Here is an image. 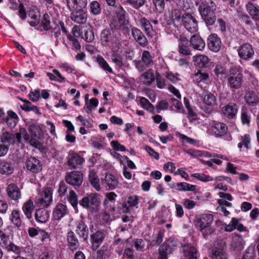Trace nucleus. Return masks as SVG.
Here are the masks:
<instances>
[{
	"mask_svg": "<svg viewBox=\"0 0 259 259\" xmlns=\"http://www.w3.org/2000/svg\"><path fill=\"white\" fill-rule=\"evenodd\" d=\"M217 9V6L212 0H201L199 8V13L208 25H212L215 21V16L214 11Z\"/></svg>",
	"mask_w": 259,
	"mask_h": 259,
	"instance_id": "obj_1",
	"label": "nucleus"
},
{
	"mask_svg": "<svg viewBox=\"0 0 259 259\" xmlns=\"http://www.w3.org/2000/svg\"><path fill=\"white\" fill-rule=\"evenodd\" d=\"M213 221V216L211 214H203L196 217V227L201 232L203 237L207 238L214 233L215 230L211 227Z\"/></svg>",
	"mask_w": 259,
	"mask_h": 259,
	"instance_id": "obj_2",
	"label": "nucleus"
},
{
	"mask_svg": "<svg viewBox=\"0 0 259 259\" xmlns=\"http://www.w3.org/2000/svg\"><path fill=\"white\" fill-rule=\"evenodd\" d=\"M0 246L8 252H12L16 255H19L21 252L20 247L16 245L10 235L2 230H0Z\"/></svg>",
	"mask_w": 259,
	"mask_h": 259,
	"instance_id": "obj_3",
	"label": "nucleus"
},
{
	"mask_svg": "<svg viewBox=\"0 0 259 259\" xmlns=\"http://www.w3.org/2000/svg\"><path fill=\"white\" fill-rule=\"evenodd\" d=\"M189 36L181 35L179 40V54L185 56L183 59H179V65H188V56L191 55L190 42L188 39Z\"/></svg>",
	"mask_w": 259,
	"mask_h": 259,
	"instance_id": "obj_4",
	"label": "nucleus"
},
{
	"mask_svg": "<svg viewBox=\"0 0 259 259\" xmlns=\"http://www.w3.org/2000/svg\"><path fill=\"white\" fill-rule=\"evenodd\" d=\"M30 134V144L32 146L37 148L41 149L42 147V144L39 141L43 136L42 129L38 125L35 124L30 125L28 128Z\"/></svg>",
	"mask_w": 259,
	"mask_h": 259,
	"instance_id": "obj_5",
	"label": "nucleus"
},
{
	"mask_svg": "<svg viewBox=\"0 0 259 259\" xmlns=\"http://www.w3.org/2000/svg\"><path fill=\"white\" fill-rule=\"evenodd\" d=\"M79 204L83 207L92 211H97L100 205L99 198L96 194H92L89 196L83 197Z\"/></svg>",
	"mask_w": 259,
	"mask_h": 259,
	"instance_id": "obj_6",
	"label": "nucleus"
},
{
	"mask_svg": "<svg viewBox=\"0 0 259 259\" xmlns=\"http://www.w3.org/2000/svg\"><path fill=\"white\" fill-rule=\"evenodd\" d=\"M182 25L191 33L198 30L197 22L195 18L188 13H185L181 18Z\"/></svg>",
	"mask_w": 259,
	"mask_h": 259,
	"instance_id": "obj_7",
	"label": "nucleus"
},
{
	"mask_svg": "<svg viewBox=\"0 0 259 259\" xmlns=\"http://www.w3.org/2000/svg\"><path fill=\"white\" fill-rule=\"evenodd\" d=\"M239 58L245 61H248L251 59L254 54V49L248 42L240 45L237 49Z\"/></svg>",
	"mask_w": 259,
	"mask_h": 259,
	"instance_id": "obj_8",
	"label": "nucleus"
},
{
	"mask_svg": "<svg viewBox=\"0 0 259 259\" xmlns=\"http://www.w3.org/2000/svg\"><path fill=\"white\" fill-rule=\"evenodd\" d=\"M65 180L70 185L79 186L82 183L83 175L79 171L68 172L66 174Z\"/></svg>",
	"mask_w": 259,
	"mask_h": 259,
	"instance_id": "obj_9",
	"label": "nucleus"
},
{
	"mask_svg": "<svg viewBox=\"0 0 259 259\" xmlns=\"http://www.w3.org/2000/svg\"><path fill=\"white\" fill-rule=\"evenodd\" d=\"M154 56L148 51H144L142 53L141 61H134L137 68L140 71H143L144 66L142 63L144 64V66L148 67L150 66L153 64V59Z\"/></svg>",
	"mask_w": 259,
	"mask_h": 259,
	"instance_id": "obj_10",
	"label": "nucleus"
},
{
	"mask_svg": "<svg viewBox=\"0 0 259 259\" xmlns=\"http://www.w3.org/2000/svg\"><path fill=\"white\" fill-rule=\"evenodd\" d=\"M52 201V192L51 190L47 188L40 194L39 197L35 200L37 206H48Z\"/></svg>",
	"mask_w": 259,
	"mask_h": 259,
	"instance_id": "obj_11",
	"label": "nucleus"
},
{
	"mask_svg": "<svg viewBox=\"0 0 259 259\" xmlns=\"http://www.w3.org/2000/svg\"><path fill=\"white\" fill-rule=\"evenodd\" d=\"M227 130L228 127L225 124L212 121L209 124L208 131L212 135L219 137L225 135L227 133Z\"/></svg>",
	"mask_w": 259,
	"mask_h": 259,
	"instance_id": "obj_12",
	"label": "nucleus"
},
{
	"mask_svg": "<svg viewBox=\"0 0 259 259\" xmlns=\"http://www.w3.org/2000/svg\"><path fill=\"white\" fill-rule=\"evenodd\" d=\"M243 75L241 73L235 72L232 69L228 77V85L231 88L239 89L242 84Z\"/></svg>",
	"mask_w": 259,
	"mask_h": 259,
	"instance_id": "obj_13",
	"label": "nucleus"
},
{
	"mask_svg": "<svg viewBox=\"0 0 259 259\" xmlns=\"http://www.w3.org/2000/svg\"><path fill=\"white\" fill-rule=\"evenodd\" d=\"M25 166L28 170L34 174L39 172L42 169V166L39 160L32 156L26 159Z\"/></svg>",
	"mask_w": 259,
	"mask_h": 259,
	"instance_id": "obj_14",
	"label": "nucleus"
},
{
	"mask_svg": "<svg viewBox=\"0 0 259 259\" xmlns=\"http://www.w3.org/2000/svg\"><path fill=\"white\" fill-rule=\"evenodd\" d=\"M67 165L71 168H77L82 164L84 160L78 154L74 152H70L67 158Z\"/></svg>",
	"mask_w": 259,
	"mask_h": 259,
	"instance_id": "obj_15",
	"label": "nucleus"
},
{
	"mask_svg": "<svg viewBox=\"0 0 259 259\" xmlns=\"http://www.w3.org/2000/svg\"><path fill=\"white\" fill-rule=\"evenodd\" d=\"M139 203L138 196L133 195L128 196L124 202L122 204L121 210L123 212H130L133 207L136 206Z\"/></svg>",
	"mask_w": 259,
	"mask_h": 259,
	"instance_id": "obj_16",
	"label": "nucleus"
},
{
	"mask_svg": "<svg viewBox=\"0 0 259 259\" xmlns=\"http://www.w3.org/2000/svg\"><path fill=\"white\" fill-rule=\"evenodd\" d=\"M182 259H197L196 248L190 244H185L182 247Z\"/></svg>",
	"mask_w": 259,
	"mask_h": 259,
	"instance_id": "obj_17",
	"label": "nucleus"
},
{
	"mask_svg": "<svg viewBox=\"0 0 259 259\" xmlns=\"http://www.w3.org/2000/svg\"><path fill=\"white\" fill-rule=\"evenodd\" d=\"M75 232L83 241H87L89 236V229L85 223L80 220L75 224Z\"/></svg>",
	"mask_w": 259,
	"mask_h": 259,
	"instance_id": "obj_18",
	"label": "nucleus"
},
{
	"mask_svg": "<svg viewBox=\"0 0 259 259\" xmlns=\"http://www.w3.org/2000/svg\"><path fill=\"white\" fill-rule=\"evenodd\" d=\"M70 19L78 24H85L88 19V14L84 10H72Z\"/></svg>",
	"mask_w": 259,
	"mask_h": 259,
	"instance_id": "obj_19",
	"label": "nucleus"
},
{
	"mask_svg": "<svg viewBox=\"0 0 259 259\" xmlns=\"http://www.w3.org/2000/svg\"><path fill=\"white\" fill-rule=\"evenodd\" d=\"M207 45L210 50L218 52L221 47V40L217 34H211L207 38Z\"/></svg>",
	"mask_w": 259,
	"mask_h": 259,
	"instance_id": "obj_20",
	"label": "nucleus"
},
{
	"mask_svg": "<svg viewBox=\"0 0 259 259\" xmlns=\"http://www.w3.org/2000/svg\"><path fill=\"white\" fill-rule=\"evenodd\" d=\"M69 210L66 205L62 203L57 204L53 211V217L54 220L60 221L66 215L68 214Z\"/></svg>",
	"mask_w": 259,
	"mask_h": 259,
	"instance_id": "obj_21",
	"label": "nucleus"
},
{
	"mask_svg": "<svg viewBox=\"0 0 259 259\" xmlns=\"http://www.w3.org/2000/svg\"><path fill=\"white\" fill-rule=\"evenodd\" d=\"M101 39L102 42L106 43V45H109V43L114 44L117 46L119 44V40L116 37H113L110 30L105 29L101 33Z\"/></svg>",
	"mask_w": 259,
	"mask_h": 259,
	"instance_id": "obj_22",
	"label": "nucleus"
},
{
	"mask_svg": "<svg viewBox=\"0 0 259 259\" xmlns=\"http://www.w3.org/2000/svg\"><path fill=\"white\" fill-rule=\"evenodd\" d=\"M184 103L187 109L188 118L189 121L194 125L198 124L199 123V119L197 117V113L195 109L193 108L190 106L188 100L186 98H184Z\"/></svg>",
	"mask_w": 259,
	"mask_h": 259,
	"instance_id": "obj_23",
	"label": "nucleus"
},
{
	"mask_svg": "<svg viewBox=\"0 0 259 259\" xmlns=\"http://www.w3.org/2000/svg\"><path fill=\"white\" fill-rule=\"evenodd\" d=\"M105 238V234L101 231H98L91 235V240L93 250H97L102 243Z\"/></svg>",
	"mask_w": 259,
	"mask_h": 259,
	"instance_id": "obj_24",
	"label": "nucleus"
},
{
	"mask_svg": "<svg viewBox=\"0 0 259 259\" xmlns=\"http://www.w3.org/2000/svg\"><path fill=\"white\" fill-rule=\"evenodd\" d=\"M6 191L8 197L11 200L16 201L21 197L20 190L18 186L14 183L10 184L8 186Z\"/></svg>",
	"mask_w": 259,
	"mask_h": 259,
	"instance_id": "obj_25",
	"label": "nucleus"
},
{
	"mask_svg": "<svg viewBox=\"0 0 259 259\" xmlns=\"http://www.w3.org/2000/svg\"><path fill=\"white\" fill-rule=\"evenodd\" d=\"M118 183V179L111 174H107L104 179L102 180V184L110 190L115 189Z\"/></svg>",
	"mask_w": 259,
	"mask_h": 259,
	"instance_id": "obj_26",
	"label": "nucleus"
},
{
	"mask_svg": "<svg viewBox=\"0 0 259 259\" xmlns=\"http://www.w3.org/2000/svg\"><path fill=\"white\" fill-rule=\"evenodd\" d=\"M1 143L9 145H13L17 143V138L16 134L8 131H4L0 136Z\"/></svg>",
	"mask_w": 259,
	"mask_h": 259,
	"instance_id": "obj_27",
	"label": "nucleus"
},
{
	"mask_svg": "<svg viewBox=\"0 0 259 259\" xmlns=\"http://www.w3.org/2000/svg\"><path fill=\"white\" fill-rule=\"evenodd\" d=\"M67 241L68 248L72 251L78 248L79 246L78 240L73 231H69L67 233Z\"/></svg>",
	"mask_w": 259,
	"mask_h": 259,
	"instance_id": "obj_28",
	"label": "nucleus"
},
{
	"mask_svg": "<svg viewBox=\"0 0 259 259\" xmlns=\"http://www.w3.org/2000/svg\"><path fill=\"white\" fill-rule=\"evenodd\" d=\"M132 35L140 46L144 47L148 44V40L146 36L139 29L136 27L133 28Z\"/></svg>",
	"mask_w": 259,
	"mask_h": 259,
	"instance_id": "obj_29",
	"label": "nucleus"
},
{
	"mask_svg": "<svg viewBox=\"0 0 259 259\" xmlns=\"http://www.w3.org/2000/svg\"><path fill=\"white\" fill-rule=\"evenodd\" d=\"M69 10H83L87 5V0H67Z\"/></svg>",
	"mask_w": 259,
	"mask_h": 259,
	"instance_id": "obj_30",
	"label": "nucleus"
},
{
	"mask_svg": "<svg viewBox=\"0 0 259 259\" xmlns=\"http://www.w3.org/2000/svg\"><path fill=\"white\" fill-rule=\"evenodd\" d=\"M81 37L87 42L93 41L95 36L92 27L89 25L83 26L81 29Z\"/></svg>",
	"mask_w": 259,
	"mask_h": 259,
	"instance_id": "obj_31",
	"label": "nucleus"
},
{
	"mask_svg": "<svg viewBox=\"0 0 259 259\" xmlns=\"http://www.w3.org/2000/svg\"><path fill=\"white\" fill-rule=\"evenodd\" d=\"M190 45L194 49L202 51L205 47V43L202 38L199 35H193L190 40Z\"/></svg>",
	"mask_w": 259,
	"mask_h": 259,
	"instance_id": "obj_32",
	"label": "nucleus"
},
{
	"mask_svg": "<svg viewBox=\"0 0 259 259\" xmlns=\"http://www.w3.org/2000/svg\"><path fill=\"white\" fill-rule=\"evenodd\" d=\"M237 107L234 103H231L224 106L222 111L224 115L228 118H233L237 113Z\"/></svg>",
	"mask_w": 259,
	"mask_h": 259,
	"instance_id": "obj_33",
	"label": "nucleus"
},
{
	"mask_svg": "<svg viewBox=\"0 0 259 259\" xmlns=\"http://www.w3.org/2000/svg\"><path fill=\"white\" fill-rule=\"evenodd\" d=\"M61 31L66 34V35L67 34H69L65 27L64 23L59 22L58 24H55V26L52 28V35H54L56 38L62 39Z\"/></svg>",
	"mask_w": 259,
	"mask_h": 259,
	"instance_id": "obj_34",
	"label": "nucleus"
},
{
	"mask_svg": "<svg viewBox=\"0 0 259 259\" xmlns=\"http://www.w3.org/2000/svg\"><path fill=\"white\" fill-rule=\"evenodd\" d=\"M34 217L37 222L45 223L49 219L50 213L46 209L39 208L35 211Z\"/></svg>",
	"mask_w": 259,
	"mask_h": 259,
	"instance_id": "obj_35",
	"label": "nucleus"
},
{
	"mask_svg": "<svg viewBox=\"0 0 259 259\" xmlns=\"http://www.w3.org/2000/svg\"><path fill=\"white\" fill-rule=\"evenodd\" d=\"M177 246L173 241H167L164 243L159 248V252L167 255L171 253L173 250H176Z\"/></svg>",
	"mask_w": 259,
	"mask_h": 259,
	"instance_id": "obj_36",
	"label": "nucleus"
},
{
	"mask_svg": "<svg viewBox=\"0 0 259 259\" xmlns=\"http://www.w3.org/2000/svg\"><path fill=\"white\" fill-rule=\"evenodd\" d=\"M34 206L33 201L31 199H29L24 203L22 209L26 217L28 219H30L32 217V212L33 211Z\"/></svg>",
	"mask_w": 259,
	"mask_h": 259,
	"instance_id": "obj_37",
	"label": "nucleus"
},
{
	"mask_svg": "<svg viewBox=\"0 0 259 259\" xmlns=\"http://www.w3.org/2000/svg\"><path fill=\"white\" fill-rule=\"evenodd\" d=\"M115 12L120 25H124L126 24L127 21L125 17L126 12L123 10V8L120 6H116L115 8Z\"/></svg>",
	"mask_w": 259,
	"mask_h": 259,
	"instance_id": "obj_38",
	"label": "nucleus"
},
{
	"mask_svg": "<svg viewBox=\"0 0 259 259\" xmlns=\"http://www.w3.org/2000/svg\"><path fill=\"white\" fill-rule=\"evenodd\" d=\"M139 21L141 27L144 30L147 35H151L153 29L150 22L145 17L140 18Z\"/></svg>",
	"mask_w": 259,
	"mask_h": 259,
	"instance_id": "obj_39",
	"label": "nucleus"
},
{
	"mask_svg": "<svg viewBox=\"0 0 259 259\" xmlns=\"http://www.w3.org/2000/svg\"><path fill=\"white\" fill-rule=\"evenodd\" d=\"M14 167L11 162L0 160V173L2 175H10L13 173Z\"/></svg>",
	"mask_w": 259,
	"mask_h": 259,
	"instance_id": "obj_40",
	"label": "nucleus"
},
{
	"mask_svg": "<svg viewBox=\"0 0 259 259\" xmlns=\"http://www.w3.org/2000/svg\"><path fill=\"white\" fill-rule=\"evenodd\" d=\"M10 220L12 223L17 228H19L22 225V219L20 212L17 209H13L10 215Z\"/></svg>",
	"mask_w": 259,
	"mask_h": 259,
	"instance_id": "obj_41",
	"label": "nucleus"
},
{
	"mask_svg": "<svg viewBox=\"0 0 259 259\" xmlns=\"http://www.w3.org/2000/svg\"><path fill=\"white\" fill-rule=\"evenodd\" d=\"M195 65L199 67H204L209 62L208 58L204 55H198L193 57Z\"/></svg>",
	"mask_w": 259,
	"mask_h": 259,
	"instance_id": "obj_42",
	"label": "nucleus"
},
{
	"mask_svg": "<svg viewBox=\"0 0 259 259\" xmlns=\"http://www.w3.org/2000/svg\"><path fill=\"white\" fill-rule=\"evenodd\" d=\"M247 12L253 19L259 20V9L252 3L248 2L246 5Z\"/></svg>",
	"mask_w": 259,
	"mask_h": 259,
	"instance_id": "obj_43",
	"label": "nucleus"
},
{
	"mask_svg": "<svg viewBox=\"0 0 259 259\" xmlns=\"http://www.w3.org/2000/svg\"><path fill=\"white\" fill-rule=\"evenodd\" d=\"M246 103L250 106H254L259 102V97L254 92H247L245 95Z\"/></svg>",
	"mask_w": 259,
	"mask_h": 259,
	"instance_id": "obj_44",
	"label": "nucleus"
},
{
	"mask_svg": "<svg viewBox=\"0 0 259 259\" xmlns=\"http://www.w3.org/2000/svg\"><path fill=\"white\" fill-rule=\"evenodd\" d=\"M232 246L236 250H241L244 245V242L242 238L237 235L233 236L232 242Z\"/></svg>",
	"mask_w": 259,
	"mask_h": 259,
	"instance_id": "obj_45",
	"label": "nucleus"
},
{
	"mask_svg": "<svg viewBox=\"0 0 259 259\" xmlns=\"http://www.w3.org/2000/svg\"><path fill=\"white\" fill-rule=\"evenodd\" d=\"M89 179L93 187H94L97 191H100V186L99 184V179L95 171L93 170L90 171Z\"/></svg>",
	"mask_w": 259,
	"mask_h": 259,
	"instance_id": "obj_46",
	"label": "nucleus"
},
{
	"mask_svg": "<svg viewBox=\"0 0 259 259\" xmlns=\"http://www.w3.org/2000/svg\"><path fill=\"white\" fill-rule=\"evenodd\" d=\"M16 135L18 145L22 143V137H23L26 142H28L30 144V135L27 133V131L24 128H21L19 131L16 133Z\"/></svg>",
	"mask_w": 259,
	"mask_h": 259,
	"instance_id": "obj_47",
	"label": "nucleus"
},
{
	"mask_svg": "<svg viewBox=\"0 0 259 259\" xmlns=\"http://www.w3.org/2000/svg\"><path fill=\"white\" fill-rule=\"evenodd\" d=\"M98 105V100L96 98H92L89 101H87L84 106V109L87 113H91L92 112V108L97 107Z\"/></svg>",
	"mask_w": 259,
	"mask_h": 259,
	"instance_id": "obj_48",
	"label": "nucleus"
},
{
	"mask_svg": "<svg viewBox=\"0 0 259 259\" xmlns=\"http://www.w3.org/2000/svg\"><path fill=\"white\" fill-rule=\"evenodd\" d=\"M204 103L208 106H214L217 104L215 97L211 93H207L203 97Z\"/></svg>",
	"mask_w": 259,
	"mask_h": 259,
	"instance_id": "obj_49",
	"label": "nucleus"
},
{
	"mask_svg": "<svg viewBox=\"0 0 259 259\" xmlns=\"http://www.w3.org/2000/svg\"><path fill=\"white\" fill-rule=\"evenodd\" d=\"M178 22V16L177 15L176 11H175L172 13V20L169 23L170 28L171 29V31L174 33H176L177 31L178 30V27L177 24Z\"/></svg>",
	"mask_w": 259,
	"mask_h": 259,
	"instance_id": "obj_50",
	"label": "nucleus"
},
{
	"mask_svg": "<svg viewBox=\"0 0 259 259\" xmlns=\"http://www.w3.org/2000/svg\"><path fill=\"white\" fill-rule=\"evenodd\" d=\"M192 177L203 182H207L214 180V179L204 174L195 173L192 175Z\"/></svg>",
	"mask_w": 259,
	"mask_h": 259,
	"instance_id": "obj_51",
	"label": "nucleus"
},
{
	"mask_svg": "<svg viewBox=\"0 0 259 259\" xmlns=\"http://www.w3.org/2000/svg\"><path fill=\"white\" fill-rule=\"evenodd\" d=\"M67 37L69 40L72 49L74 50H79L81 46L78 40L75 37L72 36L70 34H67Z\"/></svg>",
	"mask_w": 259,
	"mask_h": 259,
	"instance_id": "obj_52",
	"label": "nucleus"
},
{
	"mask_svg": "<svg viewBox=\"0 0 259 259\" xmlns=\"http://www.w3.org/2000/svg\"><path fill=\"white\" fill-rule=\"evenodd\" d=\"M40 30H48L51 28H52L50 26V20L49 16L46 14L44 15L43 19L41 21V23L40 25Z\"/></svg>",
	"mask_w": 259,
	"mask_h": 259,
	"instance_id": "obj_53",
	"label": "nucleus"
},
{
	"mask_svg": "<svg viewBox=\"0 0 259 259\" xmlns=\"http://www.w3.org/2000/svg\"><path fill=\"white\" fill-rule=\"evenodd\" d=\"M142 77L145 80V83L150 85L156 78V76L150 71L148 70L144 72Z\"/></svg>",
	"mask_w": 259,
	"mask_h": 259,
	"instance_id": "obj_54",
	"label": "nucleus"
},
{
	"mask_svg": "<svg viewBox=\"0 0 259 259\" xmlns=\"http://www.w3.org/2000/svg\"><path fill=\"white\" fill-rule=\"evenodd\" d=\"M196 189V186L183 182L179 183V191H194Z\"/></svg>",
	"mask_w": 259,
	"mask_h": 259,
	"instance_id": "obj_55",
	"label": "nucleus"
},
{
	"mask_svg": "<svg viewBox=\"0 0 259 259\" xmlns=\"http://www.w3.org/2000/svg\"><path fill=\"white\" fill-rule=\"evenodd\" d=\"M241 119L243 124L249 125L251 121V114L250 112L246 110H242Z\"/></svg>",
	"mask_w": 259,
	"mask_h": 259,
	"instance_id": "obj_56",
	"label": "nucleus"
},
{
	"mask_svg": "<svg viewBox=\"0 0 259 259\" xmlns=\"http://www.w3.org/2000/svg\"><path fill=\"white\" fill-rule=\"evenodd\" d=\"M140 104L144 109L149 112H152L154 109V106L150 103L149 100L145 98L142 97L140 99Z\"/></svg>",
	"mask_w": 259,
	"mask_h": 259,
	"instance_id": "obj_57",
	"label": "nucleus"
},
{
	"mask_svg": "<svg viewBox=\"0 0 259 259\" xmlns=\"http://www.w3.org/2000/svg\"><path fill=\"white\" fill-rule=\"evenodd\" d=\"M208 75L206 73L198 72L195 75V79L198 83H207Z\"/></svg>",
	"mask_w": 259,
	"mask_h": 259,
	"instance_id": "obj_58",
	"label": "nucleus"
},
{
	"mask_svg": "<svg viewBox=\"0 0 259 259\" xmlns=\"http://www.w3.org/2000/svg\"><path fill=\"white\" fill-rule=\"evenodd\" d=\"M68 200L71 205L74 208L77 207L78 204V199L76 193L73 191H70L69 192V195L68 197Z\"/></svg>",
	"mask_w": 259,
	"mask_h": 259,
	"instance_id": "obj_59",
	"label": "nucleus"
},
{
	"mask_svg": "<svg viewBox=\"0 0 259 259\" xmlns=\"http://www.w3.org/2000/svg\"><path fill=\"white\" fill-rule=\"evenodd\" d=\"M97 61L100 66L105 71L109 73H113L112 68L109 66L107 62L103 58H98Z\"/></svg>",
	"mask_w": 259,
	"mask_h": 259,
	"instance_id": "obj_60",
	"label": "nucleus"
},
{
	"mask_svg": "<svg viewBox=\"0 0 259 259\" xmlns=\"http://www.w3.org/2000/svg\"><path fill=\"white\" fill-rule=\"evenodd\" d=\"M179 139L182 140L183 143H188L193 145H196L199 144V141L192 139L186 135L179 133Z\"/></svg>",
	"mask_w": 259,
	"mask_h": 259,
	"instance_id": "obj_61",
	"label": "nucleus"
},
{
	"mask_svg": "<svg viewBox=\"0 0 259 259\" xmlns=\"http://www.w3.org/2000/svg\"><path fill=\"white\" fill-rule=\"evenodd\" d=\"M90 8L91 12L94 15H98L101 13V8L100 4L97 1H93L91 3Z\"/></svg>",
	"mask_w": 259,
	"mask_h": 259,
	"instance_id": "obj_62",
	"label": "nucleus"
},
{
	"mask_svg": "<svg viewBox=\"0 0 259 259\" xmlns=\"http://www.w3.org/2000/svg\"><path fill=\"white\" fill-rule=\"evenodd\" d=\"M213 259H227L226 254L221 249L214 250L212 252Z\"/></svg>",
	"mask_w": 259,
	"mask_h": 259,
	"instance_id": "obj_63",
	"label": "nucleus"
},
{
	"mask_svg": "<svg viewBox=\"0 0 259 259\" xmlns=\"http://www.w3.org/2000/svg\"><path fill=\"white\" fill-rule=\"evenodd\" d=\"M110 145L115 151L122 152L126 151L125 147L123 145H121L117 141H111Z\"/></svg>",
	"mask_w": 259,
	"mask_h": 259,
	"instance_id": "obj_64",
	"label": "nucleus"
}]
</instances>
